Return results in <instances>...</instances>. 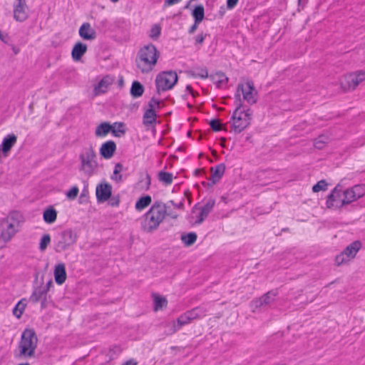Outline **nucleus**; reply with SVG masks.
Masks as SVG:
<instances>
[{
  "instance_id": "obj_1",
  "label": "nucleus",
  "mask_w": 365,
  "mask_h": 365,
  "mask_svg": "<svg viewBox=\"0 0 365 365\" xmlns=\"http://www.w3.org/2000/svg\"><path fill=\"white\" fill-rule=\"evenodd\" d=\"M160 201H155L149 210L143 215L141 220V227L146 232L155 230L165 219V210Z\"/></svg>"
},
{
  "instance_id": "obj_2",
  "label": "nucleus",
  "mask_w": 365,
  "mask_h": 365,
  "mask_svg": "<svg viewBox=\"0 0 365 365\" xmlns=\"http://www.w3.org/2000/svg\"><path fill=\"white\" fill-rule=\"evenodd\" d=\"M138 56L139 59L136 58L137 67L142 73H148L153 69V66L156 64L160 53L156 47L150 43L140 49Z\"/></svg>"
},
{
  "instance_id": "obj_3",
  "label": "nucleus",
  "mask_w": 365,
  "mask_h": 365,
  "mask_svg": "<svg viewBox=\"0 0 365 365\" xmlns=\"http://www.w3.org/2000/svg\"><path fill=\"white\" fill-rule=\"evenodd\" d=\"M37 336L33 329H26L19 344L20 356L31 357L34 356L37 345Z\"/></svg>"
},
{
  "instance_id": "obj_4",
  "label": "nucleus",
  "mask_w": 365,
  "mask_h": 365,
  "mask_svg": "<svg viewBox=\"0 0 365 365\" xmlns=\"http://www.w3.org/2000/svg\"><path fill=\"white\" fill-rule=\"evenodd\" d=\"M96 158V153L92 146L85 148L84 151L79 155L80 170L88 176L93 175L98 166Z\"/></svg>"
},
{
  "instance_id": "obj_5",
  "label": "nucleus",
  "mask_w": 365,
  "mask_h": 365,
  "mask_svg": "<svg viewBox=\"0 0 365 365\" xmlns=\"http://www.w3.org/2000/svg\"><path fill=\"white\" fill-rule=\"evenodd\" d=\"M235 98L236 108L231 116L232 128L236 133H240L247 128L250 123L249 122V118H244L241 113H240V110L243 107L240 94L235 93Z\"/></svg>"
},
{
  "instance_id": "obj_6",
  "label": "nucleus",
  "mask_w": 365,
  "mask_h": 365,
  "mask_svg": "<svg viewBox=\"0 0 365 365\" xmlns=\"http://www.w3.org/2000/svg\"><path fill=\"white\" fill-rule=\"evenodd\" d=\"M178 76L174 71H161L155 78L156 91L160 94L161 91L172 89L178 83Z\"/></svg>"
},
{
  "instance_id": "obj_7",
  "label": "nucleus",
  "mask_w": 365,
  "mask_h": 365,
  "mask_svg": "<svg viewBox=\"0 0 365 365\" xmlns=\"http://www.w3.org/2000/svg\"><path fill=\"white\" fill-rule=\"evenodd\" d=\"M76 240L77 235L76 232L71 229L65 230L56 237L54 241V250L57 253H61L74 245Z\"/></svg>"
},
{
  "instance_id": "obj_8",
  "label": "nucleus",
  "mask_w": 365,
  "mask_h": 365,
  "mask_svg": "<svg viewBox=\"0 0 365 365\" xmlns=\"http://www.w3.org/2000/svg\"><path fill=\"white\" fill-rule=\"evenodd\" d=\"M241 91L243 96V100L249 104L253 105L257 101L258 92L255 89L254 82L252 80H247L245 83H239L237 85L236 93Z\"/></svg>"
},
{
  "instance_id": "obj_9",
  "label": "nucleus",
  "mask_w": 365,
  "mask_h": 365,
  "mask_svg": "<svg viewBox=\"0 0 365 365\" xmlns=\"http://www.w3.org/2000/svg\"><path fill=\"white\" fill-rule=\"evenodd\" d=\"M365 73L359 71L358 73H350L346 76L344 80L341 82V86L344 91H353L359 83L364 80Z\"/></svg>"
},
{
  "instance_id": "obj_10",
  "label": "nucleus",
  "mask_w": 365,
  "mask_h": 365,
  "mask_svg": "<svg viewBox=\"0 0 365 365\" xmlns=\"http://www.w3.org/2000/svg\"><path fill=\"white\" fill-rule=\"evenodd\" d=\"M97 202L99 203L108 200L112 196V185L103 182L97 185L96 188Z\"/></svg>"
},
{
  "instance_id": "obj_11",
  "label": "nucleus",
  "mask_w": 365,
  "mask_h": 365,
  "mask_svg": "<svg viewBox=\"0 0 365 365\" xmlns=\"http://www.w3.org/2000/svg\"><path fill=\"white\" fill-rule=\"evenodd\" d=\"M226 166L225 163H220L215 167L210 168L212 175L210 181L207 182V187H212L214 185L218 182L225 172Z\"/></svg>"
},
{
  "instance_id": "obj_12",
  "label": "nucleus",
  "mask_w": 365,
  "mask_h": 365,
  "mask_svg": "<svg viewBox=\"0 0 365 365\" xmlns=\"http://www.w3.org/2000/svg\"><path fill=\"white\" fill-rule=\"evenodd\" d=\"M26 0H18V4L14 8V18L16 21L23 22L28 18Z\"/></svg>"
},
{
  "instance_id": "obj_13",
  "label": "nucleus",
  "mask_w": 365,
  "mask_h": 365,
  "mask_svg": "<svg viewBox=\"0 0 365 365\" xmlns=\"http://www.w3.org/2000/svg\"><path fill=\"white\" fill-rule=\"evenodd\" d=\"M190 322V320L189 319L186 313H183L177 319L176 321H173L172 324L167 325V327L168 329L167 334H173L177 331H178L182 326L187 324Z\"/></svg>"
},
{
  "instance_id": "obj_14",
  "label": "nucleus",
  "mask_w": 365,
  "mask_h": 365,
  "mask_svg": "<svg viewBox=\"0 0 365 365\" xmlns=\"http://www.w3.org/2000/svg\"><path fill=\"white\" fill-rule=\"evenodd\" d=\"M116 148L115 143L110 140L101 145L99 149V153L104 159H110L114 155Z\"/></svg>"
},
{
  "instance_id": "obj_15",
  "label": "nucleus",
  "mask_w": 365,
  "mask_h": 365,
  "mask_svg": "<svg viewBox=\"0 0 365 365\" xmlns=\"http://www.w3.org/2000/svg\"><path fill=\"white\" fill-rule=\"evenodd\" d=\"M215 205L214 199H209L207 202L200 207V212L195 221V224H201L208 216Z\"/></svg>"
},
{
  "instance_id": "obj_16",
  "label": "nucleus",
  "mask_w": 365,
  "mask_h": 365,
  "mask_svg": "<svg viewBox=\"0 0 365 365\" xmlns=\"http://www.w3.org/2000/svg\"><path fill=\"white\" fill-rule=\"evenodd\" d=\"M17 140V137L14 134H9L6 137L4 138L1 144L0 145V151L3 153L4 156H6L11 149V148L15 145Z\"/></svg>"
},
{
  "instance_id": "obj_17",
  "label": "nucleus",
  "mask_w": 365,
  "mask_h": 365,
  "mask_svg": "<svg viewBox=\"0 0 365 365\" xmlns=\"http://www.w3.org/2000/svg\"><path fill=\"white\" fill-rule=\"evenodd\" d=\"M79 36L83 40H93L96 38V32L93 29L89 23H83L78 31Z\"/></svg>"
},
{
  "instance_id": "obj_18",
  "label": "nucleus",
  "mask_w": 365,
  "mask_h": 365,
  "mask_svg": "<svg viewBox=\"0 0 365 365\" xmlns=\"http://www.w3.org/2000/svg\"><path fill=\"white\" fill-rule=\"evenodd\" d=\"M87 51V45L81 41L76 42L71 51V56L73 61H78Z\"/></svg>"
},
{
  "instance_id": "obj_19",
  "label": "nucleus",
  "mask_w": 365,
  "mask_h": 365,
  "mask_svg": "<svg viewBox=\"0 0 365 365\" xmlns=\"http://www.w3.org/2000/svg\"><path fill=\"white\" fill-rule=\"evenodd\" d=\"M53 274L56 283L58 285L63 284L67 277L65 264L59 263L56 265Z\"/></svg>"
},
{
  "instance_id": "obj_20",
  "label": "nucleus",
  "mask_w": 365,
  "mask_h": 365,
  "mask_svg": "<svg viewBox=\"0 0 365 365\" xmlns=\"http://www.w3.org/2000/svg\"><path fill=\"white\" fill-rule=\"evenodd\" d=\"M361 247V242L359 240H356L346 246L342 252L346 256L348 259H354Z\"/></svg>"
},
{
  "instance_id": "obj_21",
  "label": "nucleus",
  "mask_w": 365,
  "mask_h": 365,
  "mask_svg": "<svg viewBox=\"0 0 365 365\" xmlns=\"http://www.w3.org/2000/svg\"><path fill=\"white\" fill-rule=\"evenodd\" d=\"M157 113L155 109L152 108V106H150V108H148L143 116V124L145 127H148L150 125H154L157 123Z\"/></svg>"
},
{
  "instance_id": "obj_22",
  "label": "nucleus",
  "mask_w": 365,
  "mask_h": 365,
  "mask_svg": "<svg viewBox=\"0 0 365 365\" xmlns=\"http://www.w3.org/2000/svg\"><path fill=\"white\" fill-rule=\"evenodd\" d=\"M354 193V192H353L350 188L344 190L343 192L344 198L340 201L339 205H337L336 207H342L344 205L357 200L358 199Z\"/></svg>"
},
{
  "instance_id": "obj_23",
  "label": "nucleus",
  "mask_w": 365,
  "mask_h": 365,
  "mask_svg": "<svg viewBox=\"0 0 365 365\" xmlns=\"http://www.w3.org/2000/svg\"><path fill=\"white\" fill-rule=\"evenodd\" d=\"M56 218L57 211L53 206L50 205L45 209L43 213V219L46 223L52 224L56 220Z\"/></svg>"
},
{
  "instance_id": "obj_24",
  "label": "nucleus",
  "mask_w": 365,
  "mask_h": 365,
  "mask_svg": "<svg viewBox=\"0 0 365 365\" xmlns=\"http://www.w3.org/2000/svg\"><path fill=\"white\" fill-rule=\"evenodd\" d=\"M154 311L157 312L166 307L168 305V300L165 297L160 296L156 293H153Z\"/></svg>"
},
{
  "instance_id": "obj_25",
  "label": "nucleus",
  "mask_w": 365,
  "mask_h": 365,
  "mask_svg": "<svg viewBox=\"0 0 365 365\" xmlns=\"http://www.w3.org/2000/svg\"><path fill=\"white\" fill-rule=\"evenodd\" d=\"M110 130H112V125L109 122H103L97 126L95 135L97 137H103L108 135Z\"/></svg>"
},
{
  "instance_id": "obj_26",
  "label": "nucleus",
  "mask_w": 365,
  "mask_h": 365,
  "mask_svg": "<svg viewBox=\"0 0 365 365\" xmlns=\"http://www.w3.org/2000/svg\"><path fill=\"white\" fill-rule=\"evenodd\" d=\"M44 297H48V293L43 289H42L41 287H38L34 288L31 295L30 296L29 300L33 304H36L41 299L44 298Z\"/></svg>"
},
{
  "instance_id": "obj_27",
  "label": "nucleus",
  "mask_w": 365,
  "mask_h": 365,
  "mask_svg": "<svg viewBox=\"0 0 365 365\" xmlns=\"http://www.w3.org/2000/svg\"><path fill=\"white\" fill-rule=\"evenodd\" d=\"M144 90V86L139 81H134L132 83L130 93L133 98H137L143 96Z\"/></svg>"
},
{
  "instance_id": "obj_28",
  "label": "nucleus",
  "mask_w": 365,
  "mask_h": 365,
  "mask_svg": "<svg viewBox=\"0 0 365 365\" xmlns=\"http://www.w3.org/2000/svg\"><path fill=\"white\" fill-rule=\"evenodd\" d=\"M192 16L197 23H201L205 18V9L202 4H198L192 10Z\"/></svg>"
},
{
  "instance_id": "obj_29",
  "label": "nucleus",
  "mask_w": 365,
  "mask_h": 365,
  "mask_svg": "<svg viewBox=\"0 0 365 365\" xmlns=\"http://www.w3.org/2000/svg\"><path fill=\"white\" fill-rule=\"evenodd\" d=\"M15 225L16 223H14L13 222H9L7 230L1 232V238L4 242H9L16 233V231L14 229Z\"/></svg>"
},
{
  "instance_id": "obj_30",
  "label": "nucleus",
  "mask_w": 365,
  "mask_h": 365,
  "mask_svg": "<svg viewBox=\"0 0 365 365\" xmlns=\"http://www.w3.org/2000/svg\"><path fill=\"white\" fill-rule=\"evenodd\" d=\"M197 238V235L194 232H190L186 234H182L180 240L185 247H190L195 244Z\"/></svg>"
},
{
  "instance_id": "obj_31",
  "label": "nucleus",
  "mask_w": 365,
  "mask_h": 365,
  "mask_svg": "<svg viewBox=\"0 0 365 365\" xmlns=\"http://www.w3.org/2000/svg\"><path fill=\"white\" fill-rule=\"evenodd\" d=\"M152 202V198L150 195H145L141 196L135 202V209L141 211L147 207Z\"/></svg>"
},
{
  "instance_id": "obj_32",
  "label": "nucleus",
  "mask_w": 365,
  "mask_h": 365,
  "mask_svg": "<svg viewBox=\"0 0 365 365\" xmlns=\"http://www.w3.org/2000/svg\"><path fill=\"white\" fill-rule=\"evenodd\" d=\"M26 307V299H21L19 300L13 309V314L17 318L20 319L24 313V311Z\"/></svg>"
},
{
  "instance_id": "obj_33",
  "label": "nucleus",
  "mask_w": 365,
  "mask_h": 365,
  "mask_svg": "<svg viewBox=\"0 0 365 365\" xmlns=\"http://www.w3.org/2000/svg\"><path fill=\"white\" fill-rule=\"evenodd\" d=\"M125 123L123 122H115L112 125V130H110L112 135L115 137H120L124 135L126 132Z\"/></svg>"
},
{
  "instance_id": "obj_34",
  "label": "nucleus",
  "mask_w": 365,
  "mask_h": 365,
  "mask_svg": "<svg viewBox=\"0 0 365 365\" xmlns=\"http://www.w3.org/2000/svg\"><path fill=\"white\" fill-rule=\"evenodd\" d=\"M333 200L329 201V195L327 197L326 200V206L328 209H341V207H336L337 205H339L340 201L341 199V195H339V194H334Z\"/></svg>"
},
{
  "instance_id": "obj_35",
  "label": "nucleus",
  "mask_w": 365,
  "mask_h": 365,
  "mask_svg": "<svg viewBox=\"0 0 365 365\" xmlns=\"http://www.w3.org/2000/svg\"><path fill=\"white\" fill-rule=\"evenodd\" d=\"M110 83L106 78H102L98 83L96 86L94 88V91L96 95H98L99 93H103L106 92L107 88L109 86Z\"/></svg>"
},
{
  "instance_id": "obj_36",
  "label": "nucleus",
  "mask_w": 365,
  "mask_h": 365,
  "mask_svg": "<svg viewBox=\"0 0 365 365\" xmlns=\"http://www.w3.org/2000/svg\"><path fill=\"white\" fill-rule=\"evenodd\" d=\"M173 176L171 173L160 171L158 173V180L165 185H170L173 182Z\"/></svg>"
},
{
  "instance_id": "obj_37",
  "label": "nucleus",
  "mask_w": 365,
  "mask_h": 365,
  "mask_svg": "<svg viewBox=\"0 0 365 365\" xmlns=\"http://www.w3.org/2000/svg\"><path fill=\"white\" fill-rule=\"evenodd\" d=\"M189 73L193 77H199L201 78H207L208 77V71L205 67L196 68L195 70L189 71Z\"/></svg>"
},
{
  "instance_id": "obj_38",
  "label": "nucleus",
  "mask_w": 365,
  "mask_h": 365,
  "mask_svg": "<svg viewBox=\"0 0 365 365\" xmlns=\"http://www.w3.org/2000/svg\"><path fill=\"white\" fill-rule=\"evenodd\" d=\"M277 292L276 290H272L261 297L264 305L270 304L274 301V297L277 296Z\"/></svg>"
},
{
  "instance_id": "obj_39",
  "label": "nucleus",
  "mask_w": 365,
  "mask_h": 365,
  "mask_svg": "<svg viewBox=\"0 0 365 365\" xmlns=\"http://www.w3.org/2000/svg\"><path fill=\"white\" fill-rule=\"evenodd\" d=\"M212 131L217 132L221 130H226V125L220 123V120L216 118L211 119L209 122Z\"/></svg>"
},
{
  "instance_id": "obj_40",
  "label": "nucleus",
  "mask_w": 365,
  "mask_h": 365,
  "mask_svg": "<svg viewBox=\"0 0 365 365\" xmlns=\"http://www.w3.org/2000/svg\"><path fill=\"white\" fill-rule=\"evenodd\" d=\"M9 218L11 222L16 223V225H19L21 222L24 220L23 215L19 211H13L9 213Z\"/></svg>"
},
{
  "instance_id": "obj_41",
  "label": "nucleus",
  "mask_w": 365,
  "mask_h": 365,
  "mask_svg": "<svg viewBox=\"0 0 365 365\" xmlns=\"http://www.w3.org/2000/svg\"><path fill=\"white\" fill-rule=\"evenodd\" d=\"M328 140H329V138L324 135H321L318 136V138H317L314 140V147L319 150L323 149L324 148L325 145L327 143Z\"/></svg>"
},
{
  "instance_id": "obj_42",
  "label": "nucleus",
  "mask_w": 365,
  "mask_h": 365,
  "mask_svg": "<svg viewBox=\"0 0 365 365\" xmlns=\"http://www.w3.org/2000/svg\"><path fill=\"white\" fill-rule=\"evenodd\" d=\"M354 192L355 196L359 199L365 195V185L363 184L355 185L352 187H349Z\"/></svg>"
},
{
  "instance_id": "obj_43",
  "label": "nucleus",
  "mask_w": 365,
  "mask_h": 365,
  "mask_svg": "<svg viewBox=\"0 0 365 365\" xmlns=\"http://www.w3.org/2000/svg\"><path fill=\"white\" fill-rule=\"evenodd\" d=\"M214 80H215V83L217 84V86H220L222 83H226L228 82V78L225 76V74L222 72H217L215 76H212Z\"/></svg>"
},
{
  "instance_id": "obj_44",
  "label": "nucleus",
  "mask_w": 365,
  "mask_h": 365,
  "mask_svg": "<svg viewBox=\"0 0 365 365\" xmlns=\"http://www.w3.org/2000/svg\"><path fill=\"white\" fill-rule=\"evenodd\" d=\"M328 183L325 180H321L318 181L312 187V191L314 192H318L319 191H325L327 190Z\"/></svg>"
},
{
  "instance_id": "obj_45",
  "label": "nucleus",
  "mask_w": 365,
  "mask_h": 365,
  "mask_svg": "<svg viewBox=\"0 0 365 365\" xmlns=\"http://www.w3.org/2000/svg\"><path fill=\"white\" fill-rule=\"evenodd\" d=\"M51 242V236L48 234H44L40 240L39 250L44 251Z\"/></svg>"
},
{
  "instance_id": "obj_46",
  "label": "nucleus",
  "mask_w": 365,
  "mask_h": 365,
  "mask_svg": "<svg viewBox=\"0 0 365 365\" xmlns=\"http://www.w3.org/2000/svg\"><path fill=\"white\" fill-rule=\"evenodd\" d=\"M161 33V27L158 25L155 24L150 29L149 36L153 39H157Z\"/></svg>"
},
{
  "instance_id": "obj_47",
  "label": "nucleus",
  "mask_w": 365,
  "mask_h": 365,
  "mask_svg": "<svg viewBox=\"0 0 365 365\" xmlns=\"http://www.w3.org/2000/svg\"><path fill=\"white\" fill-rule=\"evenodd\" d=\"M343 186L341 184H337L334 188L331 191V192L329 194V201L333 200V197L334 196V194H339V195H343Z\"/></svg>"
},
{
  "instance_id": "obj_48",
  "label": "nucleus",
  "mask_w": 365,
  "mask_h": 365,
  "mask_svg": "<svg viewBox=\"0 0 365 365\" xmlns=\"http://www.w3.org/2000/svg\"><path fill=\"white\" fill-rule=\"evenodd\" d=\"M78 192V187L77 186H73L66 192V195L68 199L73 200L76 198Z\"/></svg>"
},
{
  "instance_id": "obj_49",
  "label": "nucleus",
  "mask_w": 365,
  "mask_h": 365,
  "mask_svg": "<svg viewBox=\"0 0 365 365\" xmlns=\"http://www.w3.org/2000/svg\"><path fill=\"white\" fill-rule=\"evenodd\" d=\"M350 259L346 257V256L341 252L339 255H336L335 257V264L337 266H340L344 263L349 262Z\"/></svg>"
},
{
  "instance_id": "obj_50",
  "label": "nucleus",
  "mask_w": 365,
  "mask_h": 365,
  "mask_svg": "<svg viewBox=\"0 0 365 365\" xmlns=\"http://www.w3.org/2000/svg\"><path fill=\"white\" fill-rule=\"evenodd\" d=\"M241 115L245 118H249V122L251 123L252 112L250 108H245L244 106L240 110Z\"/></svg>"
},
{
  "instance_id": "obj_51",
  "label": "nucleus",
  "mask_w": 365,
  "mask_h": 365,
  "mask_svg": "<svg viewBox=\"0 0 365 365\" xmlns=\"http://www.w3.org/2000/svg\"><path fill=\"white\" fill-rule=\"evenodd\" d=\"M195 313L197 314V319L206 315L207 309L204 307H197L192 309Z\"/></svg>"
},
{
  "instance_id": "obj_52",
  "label": "nucleus",
  "mask_w": 365,
  "mask_h": 365,
  "mask_svg": "<svg viewBox=\"0 0 365 365\" xmlns=\"http://www.w3.org/2000/svg\"><path fill=\"white\" fill-rule=\"evenodd\" d=\"M251 307L253 309H258L262 306H264V302H262L261 297L256 299L255 300H252L251 302Z\"/></svg>"
},
{
  "instance_id": "obj_53",
  "label": "nucleus",
  "mask_w": 365,
  "mask_h": 365,
  "mask_svg": "<svg viewBox=\"0 0 365 365\" xmlns=\"http://www.w3.org/2000/svg\"><path fill=\"white\" fill-rule=\"evenodd\" d=\"M109 202H108V205H110L111 207H118L119 205V203H120V197L118 195L117 196H113L109 199Z\"/></svg>"
},
{
  "instance_id": "obj_54",
  "label": "nucleus",
  "mask_w": 365,
  "mask_h": 365,
  "mask_svg": "<svg viewBox=\"0 0 365 365\" xmlns=\"http://www.w3.org/2000/svg\"><path fill=\"white\" fill-rule=\"evenodd\" d=\"M160 101L155 98L154 96L151 98V99L148 102V108H150V106H152V108L155 109V106H157L158 108H160Z\"/></svg>"
},
{
  "instance_id": "obj_55",
  "label": "nucleus",
  "mask_w": 365,
  "mask_h": 365,
  "mask_svg": "<svg viewBox=\"0 0 365 365\" xmlns=\"http://www.w3.org/2000/svg\"><path fill=\"white\" fill-rule=\"evenodd\" d=\"M160 204L163 207V208H164L163 210L165 211V217L167 215V216H170L173 219H177V217H178L177 214H175L173 212L168 211L166 205L165 203L162 202L161 201H160Z\"/></svg>"
},
{
  "instance_id": "obj_56",
  "label": "nucleus",
  "mask_w": 365,
  "mask_h": 365,
  "mask_svg": "<svg viewBox=\"0 0 365 365\" xmlns=\"http://www.w3.org/2000/svg\"><path fill=\"white\" fill-rule=\"evenodd\" d=\"M88 199V191L87 190L84 189L82 191V192L79 197L80 202L82 203L83 202H87Z\"/></svg>"
},
{
  "instance_id": "obj_57",
  "label": "nucleus",
  "mask_w": 365,
  "mask_h": 365,
  "mask_svg": "<svg viewBox=\"0 0 365 365\" xmlns=\"http://www.w3.org/2000/svg\"><path fill=\"white\" fill-rule=\"evenodd\" d=\"M207 34L201 33L198 34L195 38V45L197 44H202L205 40V38L206 37Z\"/></svg>"
},
{
  "instance_id": "obj_58",
  "label": "nucleus",
  "mask_w": 365,
  "mask_h": 365,
  "mask_svg": "<svg viewBox=\"0 0 365 365\" xmlns=\"http://www.w3.org/2000/svg\"><path fill=\"white\" fill-rule=\"evenodd\" d=\"M185 313L187 315L190 322L193 319H197V314L195 313L192 309L187 311Z\"/></svg>"
},
{
  "instance_id": "obj_59",
  "label": "nucleus",
  "mask_w": 365,
  "mask_h": 365,
  "mask_svg": "<svg viewBox=\"0 0 365 365\" xmlns=\"http://www.w3.org/2000/svg\"><path fill=\"white\" fill-rule=\"evenodd\" d=\"M110 352H113V354H111V356H113V355H118L121 352V349L118 346H113V348L110 349Z\"/></svg>"
},
{
  "instance_id": "obj_60",
  "label": "nucleus",
  "mask_w": 365,
  "mask_h": 365,
  "mask_svg": "<svg viewBox=\"0 0 365 365\" xmlns=\"http://www.w3.org/2000/svg\"><path fill=\"white\" fill-rule=\"evenodd\" d=\"M239 0H227V8L228 9H233L238 3Z\"/></svg>"
},
{
  "instance_id": "obj_61",
  "label": "nucleus",
  "mask_w": 365,
  "mask_h": 365,
  "mask_svg": "<svg viewBox=\"0 0 365 365\" xmlns=\"http://www.w3.org/2000/svg\"><path fill=\"white\" fill-rule=\"evenodd\" d=\"M50 296L44 297L42 299H41V309H45L47 307V305L48 304V299H50Z\"/></svg>"
},
{
  "instance_id": "obj_62",
  "label": "nucleus",
  "mask_w": 365,
  "mask_h": 365,
  "mask_svg": "<svg viewBox=\"0 0 365 365\" xmlns=\"http://www.w3.org/2000/svg\"><path fill=\"white\" fill-rule=\"evenodd\" d=\"M169 203H170L172 205H173L175 207H176L178 209H183L184 208L183 201H180L179 203H175L173 200H170Z\"/></svg>"
},
{
  "instance_id": "obj_63",
  "label": "nucleus",
  "mask_w": 365,
  "mask_h": 365,
  "mask_svg": "<svg viewBox=\"0 0 365 365\" xmlns=\"http://www.w3.org/2000/svg\"><path fill=\"white\" fill-rule=\"evenodd\" d=\"M199 24H200V23H197V22H196V21H194V24H193V25H192V26L190 27V29H189V30H188V33H189L190 34H193V33L196 31V29H197V26H198Z\"/></svg>"
},
{
  "instance_id": "obj_64",
  "label": "nucleus",
  "mask_w": 365,
  "mask_h": 365,
  "mask_svg": "<svg viewBox=\"0 0 365 365\" xmlns=\"http://www.w3.org/2000/svg\"><path fill=\"white\" fill-rule=\"evenodd\" d=\"M124 365H138V362L133 359H130L128 361H126L125 362L123 363Z\"/></svg>"
}]
</instances>
